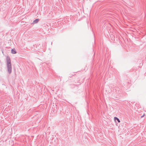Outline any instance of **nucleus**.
Listing matches in <instances>:
<instances>
[{"mask_svg":"<svg viewBox=\"0 0 146 146\" xmlns=\"http://www.w3.org/2000/svg\"><path fill=\"white\" fill-rule=\"evenodd\" d=\"M7 64V70L9 73H11L12 71L11 64L10 58L7 57L6 58Z\"/></svg>","mask_w":146,"mask_h":146,"instance_id":"nucleus-1","label":"nucleus"},{"mask_svg":"<svg viewBox=\"0 0 146 146\" xmlns=\"http://www.w3.org/2000/svg\"><path fill=\"white\" fill-rule=\"evenodd\" d=\"M39 21V19H36L34 20L33 22V23L34 24H35L36 23H38Z\"/></svg>","mask_w":146,"mask_h":146,"instance_id":"nucleus-2","label":"nucleus"},{"mask_svg":"<svg viewBox=\"0 0 146 146\" xmlns=\"http://www.w3.org/2000/svg\"><path fill=\"white\" fill-rule=\"evenodd\" d=\"M114 119L115 120L116 119L119 123L120 122V121L118 118H117L116 117H114Z\"/></svg>","mask_w":146,"mask_h":146,"instance_id":"nucleus-3","label":"nucleus"},{"mask_svg":"<svg viewBox=\"0 0 146 146\" xmlns=\"http://www.w3.org/2000/svg\"><path fill=\"white\" fill-rule=\"evenodd\" d=\"M11 53L13 54H15L16 53V52L14 50L12 49L11 50Z\"/></svg>","mask_w":146,"mask_h":146,"instance_id":"nucleus-4","label":"nucleus"}]
</instances>
